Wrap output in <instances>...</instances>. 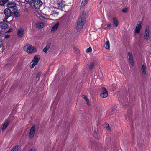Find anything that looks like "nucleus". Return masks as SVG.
I'll return each instance as SVG.
<instances>
[{
    "label": "nucleus",
    "mask_w": 151,
    "mask_h": 151,
    "mask_svg": "<svg viewBox=\"0 0 151 151\" xmlns=\"http://www.w3.org/2000/svg\"><path fill=\"white\" fill-rule=\"evenodd\" d=\"M25 1L28 3H32L33 2L34 0H25Z\"/></svg>",
    "instance_id": "c756f323"
},
{
    "label": "nucleus",
    "mask_w": 151,
    "mask_h": 151,
    "mask_svg": "<svg viewBox=\"0 0 151 151\" xmlns=\"http://www.w3.org/2000/svg\"><path fill=\"white\" fill-rule=\"evenodd\" d=\"M9 121L7 120L3 123L2 128V131H4L5 130L9 125Z\"/></svg>",
    "instance_id": "dca6fc26"
},
{
    "label": "nucleus",
    "mask_w": 151,
    "mask_h": 151,
    "mask_svg": "<svg viewBox=\"0 0 151 151\" xmlns=\"http://www.w3.org/2000/svg\"><path fill=\"white\" fill-rule=\"evenodd\" d=\"M40 76V75L39 74H37V78H38V77H39Z\"/></svg>",
    "instance_id": "58836bf2"
},
{
    "label": "nucleus",
    "mask_w": 151,
    "mask_h": 151,
    "mask_svg": "<svg viewBox=\"0 0 151 151\" xmlns=\"http://www.w3.org/2000/svg\"><path fill=\"white\" fill-rule=\"evenodd\" d=\"M107 28H108V27H111V24H108L107 25Z\"/></svg>",
    "instance_id": "4c0bfd02"
},
{
    "label": "nucleus",
    "mask_w": 151,
    "mask_h": 151,
    "mask_svg": "<svg viewBox=\"0 0 151 151\" xmlns=\"http://www.w3.org/2000/svg\"><path fill=\"white\" fill-rule=\"evenodd\" d=\"M3 42L0 39V48H1L3 46Z\"/></svg>",
    "instance_id": "473e14b6"
},
{
    "label": "nucleus",
    "mask_w": 151,
    "mask_h": 151,
    "mask_svg": "<svg viewBox=\"0 0 151 151\" xmlns=\"http://www.w3.org/2000/svg\"><path fill=\"white\" fill-rule=\"evenodd\" d=\"M92 51V49L91 47H89V48L87 49L86 50V52H91Z\"/></svg>",
    "instance_id": "7c9ffc66"
},
{
    "label": "nucleus",
    "mask_w": 151,
    "mask_h": 151,
    "mask_svg": "<svg viewBox=\"0 0 151 151\" xmlns=\"http://www.w3.org/2000/svg\"><path fill=\"white\" fill-rule=\"evenodd\" d=\"M14 11H15L14 12V15L16 17H19L20 16L19 13L17 11H15V10Z\"/></svg>",
    "instance_id": "bb28decb"
},
{
    "label": "nucleus",
    "mask_w": 151,
    "mask_h": 151,
    "mask_svg": "<svg viewBox=\"0 0 151 151\" xmlns=\"http://www.w3.org/2000/svg\"><path fill=\"white\" fill-rule=\"evenodd\" d=\"M128 11V9L127 8H124L122 10V12L123 13H126Z\"/></svg>",
    "instance_id": "2f4dec72"
},
{
    "label": "nucleus",
    "mask_w": 151,
    "mask_h": 151,
    "mask_svg": "<svg viewBox=\"0 0 151 151\" xmlns=\"http://www.w3.org/2000/svg\"><path fill=\"white\" fill-rule=\"evenodd\" d=\"M104 44L106 48L107 49H108L109 47V41H106L105 42Z\"/></svg>",
    "instance_id": "b1692460"
},
{
    "label": "nucleus",
    "mask_w": 151,
    "mask_h": 151,
    "mask_svg": "<svg viewBox=\"0 0 151 151\" xmlns=\"http://www.w3.org/2000/svg\"><path fill=\"white\" fill-rule=\"evenodd\" d=\"M29 151H35V149L34 148H32Z\"/></svg>",
    "instance_id": "c9c22d12"
},
{
    "label": "nucleus",
    "mask_w": 151,
    "mask_h": 151,
    "mask_svg": "<svg viewBox=\"0 0 151 151\" xmlns=\"http://www.w3.org/2000/svg\"><path fill=\"white\" fill-rule=\"evenodd\" d=\"M35 127L34 125L31 127L29 134V137L31 139L33 137L35 133Z\"/></svg>",
    "instance_id": "9b49d317"
},
{
    "label": "nucleus",
    "mask_w": 151,
    "mask_h": 151,
    "mask_svg": "<svg viewBox=\"0 0 151 151\" xmlns=\"http://www.w3.org/2000/svg\"><path fill=\"white\" fill-rule=\"evenodd\" d=\"M88 0H83L81 4V6H85L87 4Z\"/></svg>",
    "instance_id": "393cba45"
},
{
    "label": "nucleus",
    "mask_w": 151,
    "mask_h": 151,
    "mask_svg": "<svg viewBox=\"0 0 151 151\" xmlns=\"http://www.w3.org/2000/svg\"><path fill=\"white\" fill-rule=\"evenodd\" d=\"M8 0H3L0 1V5H4L8 1Z\"/></svg>",
    "instance_id": "a878e982"
},
{
    "label": "nucleus",
    "mask_w": 151,
    "mask_h": 151,
    "mask_svg": "<svg viewBox=\"0 0 151 151\" xmlns=\"http://www.w3.org/2000/svg\"><path fill=\"white\" fill-rule=\"evenodd\" d=\"M58 15V12H57L56 11H53L52 12V15H54V16L55 15Z\"/></svg>",
    "instance_id": "c85d7f7f"
},
{
    "label": "nucleus",
    "mask_w": 151,
    "mask_h": 151,
    "mask_svg": "<svg viewBox=\"0 0 151 151\" xmlns=\"http://www.w3.org/2000/svg\"><path fill=\"white\" fill-rule=\"evenodd\" d=\"M86 18L85 17H81L78 19L76 27V29L78 32L80 31L82 28L85 22Z\"/></svg>",
    "instance_id": "f257e3e1"
},
{
    "label": "nucleus",
    "mask_w": 151,
    "mask_h": 151,
    "mask_svg": "<svg viewBox=\"0 0 151 151\" xmlns=\"http://www.w3.org/2000/svg\"><path fill=\"white\" fill-rule=\"evenodd\" d=\"M10 36L9 35H6L5 36V38H8Z\"/></svg>",
    "instance_id": "72a5a7b5"
},
{
    "label": "nucleus",
    "mask_w": 151,
    "mask_h": 151,
    "mask_svg": "<svg viewBox=\"0 0 151 151\" xmlns=\"http://www.w3.org/2000/svg\"><path fill=\"white\" fill-rule=\"evenodd\" d=\"M24 30L22 28H19L17 31V35L18 37H22L24 36Z\"/></svg>",
    "instance_id": "ddd939ff"
},
{
    "label": "nucleus",
    "mask_w": 151,
    "mask_h": 151,
    "mask_svg": "<svg viewBox=\"0 0 151 151\" xmlns=\"http://www.w3.org/2000/svg\"><path fill=\"white\" fill-rule=\"evenodd\" d=\"M103 127L108 130L109 131L111 130L110 128L109 127V124L106 123L104 124Z\"/></svg>",
    "instance_id": "4be33fe9"
},
{
    "label": "nucleus",
    "mask_w": 151,
    "mask_h": 151,
    "mask_svg": "<svg viewBox=\"0 0 151 151\" xmlns=\"http://www.w3.org/2000/svg\"><path fill=\"white\" fill-rule=\"evenodd\" d=\"M33 2V6L36 9H39L43 4L41 0H35Z\"/></svg>",
    "instance_id": "39448f33"
},
{
    "label": "nucleus",
    "mask_w": 151,
    "mask_h": 151,
    "mask_svg": "<svg viewBox=\"0 0 151 151\" xmlns=\"http://www.w3.org/2000/svg\"><path fill=\"white\" fill-rule=\"evenodd\" d=\"M108 96V92L104 87L102 88V91L100 94V96L103 98H106Z\"/></svg>",
    "instance_id": "6e6552de"
},
{
    "label": "nucleus",
    "mask_w": 151,
    "mask_h": 151,
    "mask_svg": "<svg viewBox=\"0 0 151 151\" xmlns=\"http://www.w3.org/2000/svg\"><path fill=\"white\" fill-rule=\"evenodd\" d=\"M43 27L44 24L42 22H39L36 24L37 29H40L41 28H42Z\"/></svg>",
    "instance_id": "f3484780"
},
{
    "label": "nucleus",
    "mask_w": 151,
    "mask_h": 151,
    "mask_svg": "<svg viewBox=\"0 0 151 151\" xmlns=\"http://www.w3.org/2000/svg\"><path fill=\"white\" fill-rule=\"evenodd\" d=\"M24 50L28 53H35L37 51L36 48L30 45H27L25 46L24 47Z\"/></svg>",
    "instance_id": "f03ea898"
},
{
    "label": "nucleus",
    "mask_w": 151,
    "mask_h": 151,
    "mask_svg": "<svg viewBox=\"0 0 151 151\" xmlns=\"http://www.w3.org/2000/svg\"><path fill=\"white\" fill-rule=\"evenodd\" d=\"M104 29H107V28L106 24H105L104 26Z\"/></svg>",
    "instance_id": "e433bc0d"
},
{
    "label": "nucleus",
    "mask_w": 151,
    "mask_h": 151,
    "mask_svg": "<svg viewBox=\"0 0 151 151\" xmlns=\"http://www.w3.org/2000/svg\"><path fill=\"white\" fill-rule=\"evenodd\" d=\"M128 56L129 62L133 66L134 65V62L133 60V57L132 53L129 52L128 53Z\"/></svg>",
    "instance_id": "4468645a"
},
{
    "label": "nucleus",
    "mask_w": 151,
    "mask_h": 151,
    "mask_svg": "<svg viewBox=\"0 0 151 151\" xmlns=\"http://www.w3.org/2000/svg\"><path fill=\"white\" fill-rule=\"evenodd\" d=\"M4 13L5 15V18L7 19L11 15V12L9 8L5 9L4 11Z\"/></svg>",
    "instance_id": "1a4fd4ad"
},
{
    "label": "nucleus",
    "mask_w": 151,
    "mask_h": 151,
    "mask_svg": "<svg viewBox=\"0 0 151 151\" xmlns=\"http://www.w3.org/2000/svg\"><path fill=\"white\" fill-rule=\"evenodd\" d=\"M150 1H151V0H150Z\"/></svg>",
    "instance_id": "a19ab883"
},
{
    "label": "nucleus",
    "mask_w": 151,
    "mask_h": 151,
    "mask_svg": "<svg viewBox=\"0 0 151 151\" xmlns=\"http://www.w3.org/2000/svg\"><path fill=\"white\" fill-rule=\"evenodd\" d=\"M85 99L87 104L88 105V106L89 105V101L88 99L86 97L85 95L82 96Z\"/></svg>",
    "instance_id": "cd10ccee"
},
{
    "label": "nucleus",
    "mask_w": 151,
    "mask_h": 151,
    "mask_svg": "<svg viewBox=\"0 0 151 151\" xmlns=\"http://www.w3.org/2000/svg\"><path fill=\"white\" fill-rule=\"evenodd\" d=\"M138 23V24H137L136 26L135 30V32L137 33H139L140 32V30L142 27V22L141 21H139Z\"/></svg>",
    "instance_id": "9d476101"
},
{
    "label": "nucleus",
    "mask_w": 151,
    "mask_h": 151,
    "mask_svg": "<svg viewBox=\"0 0 151 151\" xmlns=\"http://www.w3.org/2000/svg\"><path fill=\"white\" fill-rule=\"evenodd\" d=\"M65 5V1L63 0H59L55 4V7L59 9L63 8Z\"/></svg>",
    "instance_id": "7ed1b4c3"
},
{
    "label": "nucleus",
    "mask_w": 151,
    "mask_h": 151,
    "mask_svg": "<svg viewBox=\"0 0 151 151\" xmlns=\"http://www.w3.org/2000/svg\"><path fill=\"white\" fill-rule=\"evenodd\" d=\"M8 22L6 21H3L0 23V27L3 29H5L7 27Z\"/></svg>",
    "instance_id": "2eb2a0df"
},
{
    "label": "nucleus",
    "mask_w": 151,
    "mask_h": 151,
    "mask_svg": "<svg viewBox=\"0 0 151 151\" xmlns=\"http://www.w3.org/2000/svg\"><path fill=\"white\" fill-rule=\"evenodd\" d=\"M40 58L38 55H35L34 57V59L30 63V68H33L38 63Z\"/></svg>",
    "instance_id": "20e7f679"
},
{
    "label": "nucleus",
    "mask_w": 151,
    "mask_h": 151,
    "mask_svg": "<svg viewBox=\"0 0 151 151\" xmlns=\"http://www.w3.org/2000/svg\"><path fill=\"white\" fill-rule=\"evenodd\" d=\"M1 30H0V33H1Z\"/></svg>",
    "instance_id": "ea45409f"
},
{
    "label": "nucleus",
    "mask_w": 151,
    "mask_h": 151,
    "mask_svg": "<svg viewBox=\"0 0 151 151\" xmlns=\"http://www.w3.org/2000/svg\"><path fill=\"white\" fill-rule=\"evenodd\" d=\"M50 46V44L49 43L47 44L46 46L43 49V51L45 53H47L48 50L49 49Z\"/></svg>",
    "instance_id": "aec40b11"
},
{
    "label": "nucleus",
    "mask_w": 151,
    "mask_h": 151,
    "mask_svg": "<svg viewBox=\"0 0 151 151\" xmlns=\"http://www.w3.org/2000/svg\"><path fill=\"white\" fill-rule=\"evenodd\" d=\"M119 22L118 19L115 17H114L113 19V23L115 27H117L119 24Z\"/></svg>",
    "instance_id": "6ab92c4d"
},
{
    "label": "nucleus",
    "mask_w": 151,
    "mask_h": 151,
    "mask_svg": "<svg viewBox=\"0 0 151 151\" xmlns=\"http://www.w3.org/2000/svg\"><path fill=\"white\" fill-rule=\"evenodd\" d=\"M7 6L9 8H11L12 9H14V10H17L16 3L15 1H11L8 2L7 4Z\"/></svg>",
    "instance_id": "0eeeda50"
},
{
    "label": "nucleus",
    "mask_w": 151,
    "mask_h": 151,
    "mask_svg": "<svg viewBox=\"0 0 151 151\" xmlns=\"http://www.w3.org/2000/svg\"><path fill=\"white\" fill-rule=\"evenodd\" d=\"M59 26V23H57L54 25L51 29L52 32H54L57 30Z\"/></svg>",
    "instance_id": "a211bd4d"
},
{
    "label": "nucleus",
    "mask_w": 151,
    "mask_h": 151,
    "mask_svg": "<svg viewBox=\"0 0 151 151\" xmlns=\"http://www.w3.org/2000/svg\"><path fill=\"white\" fill-rule=\"evenodd\" d=\"M146 67L144 65L142 66L141 70L143 75H145L146 74Z\"/></svg>",
    "instance_id": "412c9836"
},
{
    "label": "nucleus",
    "mask_w": 151,
    "mask_h": 151,
    "mask_svg": "<svg viewBox=\"0 0 151 151\" xmlns=\"http://www.w3.org/2000/svg\"><path fill=\"white\" fill-rule=\"evenodd\" d=\"M12 30H13L12 28H10L9 29V30L8 31V32H11L12 31Z\"/></svg>",
    "instance_id": "f704fd0d"
},
{
    "label": "nucleus",
    "mask_w": 151,
    "mask_h": 151,
    "mask_svg": "<svg viewBox=\"0 0 151 151\" xmlns=\"http://www.w3.org/2000/svg\"><path fill=\"white\" fill-rule=\"evenodd\" d=\"M19 148V146L18 145H16L13 148L11 151H18Z\"/></svg>",
    "instance_id": "5701e85b"
},
{
    "label": "nucleus",
    "mask_w": 151,
    "mask_h": 151,
    "mask_svg": "<svg viewBox=\"0 0 151 151\" xmlns=\"http://www.w3.org/2000/svg\"><path fill=\"white\" fill-rule=\"evenodd\" d=\"M149 27L148 26H147L144 36V39L147 40L148 39L149 37Z\"/></svg>",
    "instance_id": "f8f14e48"
},
{
    "label": "nucleus",
    "mask_w": 151,
    "mask_h": 151,
    "mask_svg": "<svg viewBox=\"0 0 151 151\" xmlns=\"http://www.w3.org/2000/svg\"><path fill=\"white\" fill-rule=\"evenodd\" d=\"M99 63V62L97 59L96 58H94L92 60V62L90 65L89 67V70H92L94 66L98 64Z\"/></svg>",
    "instance_id": "423d86ee"
}]
</instances>
